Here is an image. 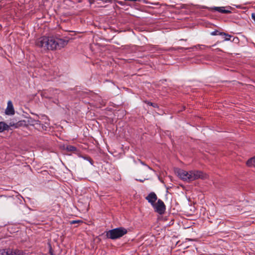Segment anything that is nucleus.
<instances>
[{"label":"nucleus","instance_id":"f257e3e1","mask_svg":"<svg viewBox=\"0 0 255 255\" xmlns=\"http://www.w3.org/2000/svg\"><path fill=\"white\" fill-rule=\"evenodd\" d=\"M68 43V41L54 36H43L38 38L36 44L37 46L43 48L44 50H54L60 49Z\"/></svg>","mask_w":255,"mask_h":255},{"label":"nucleus","instance_id":"f03ea898","mask_svg":"<svg viewBox=\"0 0 255 255\" xmlns=\"http://www.w3.org/2000/svg\"><path fill=\"white\" fill-rule=\"evenodd\" d=\"M177 173L180 179L186 182L192 181L198 179H205L208 176L206 174L198 170H191L188 172L179 169Z\"/></svg>","mask_w":255,"mask_h":255},{"label":"nucleus","instance_id":"7ed1b4c3","mask_svg":"<svg viewBox=\"0 0 255 255\" xmlns=\"http://www.w3.org/2000/svg\"><path fill=\"white\" fill-rule=\"evenodd\" d=\"M127 230L123 227L115 228L108 231L106 233L107 238L116 240L123 237L127 233Z\"/></svg>","mask_w":255,"mask_h":255},{"label":"nucleus","instance_id":"20e7f679","mask_svg":"<svg viewBox=\"0 0 255 255\" xmlns=\"http://www.w3.org/2000/svg\"><path fill=\"white\" fill-rule=\"evenodd\" d=\"M58 90L50 88L48 90H42L40 92V95L42 98L48 99H52L58 98Z\"/></svg>","mask_w":255,"mask_h":255},{"label":"nucleus","instance_id":"39448f33","mask_svg":"<svg viewBox=\"0 0 255 255\" xmlns=\"http://www.w3.org/2000/svg\"><path fill=\"white\" fill-rule=\"evenodd\" d=\"M155 211L159 214H162L165 211V206L163 202L158 199L157 202L154 204V205L152 206Z\"/></svg>","mask_w":255,"mask_h":255},{"label":"nucleus","instance_id":"423d86ee","mask_svg":"<svg viewBox=\"0 0 255 255\" xmlns=\"http://www.w3.org/2000/svg\"><path fill=\"white\" fill-rule=\"evenodd\" d=\"M145 199L153 206L154 205L157 197L155 193L151 192L145 197Z\"/></svg>","mask_w":255,"mask_h":255},{"label":"nucleus","instance_id":"0eeeda50","mask_svg":"<svg viewBox=\"0 0 255 255\" xmlns=\"http://www.w3.org/2000/svg\"><path fill=\"white\" fill-rule=\"evenodd\" d=\"M5 113L7 115H12L14 114V108L12 103L11 101H8L7 102V106L5 110Z\"/></svg>","mask_w":255,"mask_h":255},{"label":"nucleus","instance_id":"6e6552de","mask_svg":"<svg viewBox=\"0 0 255 255\" xmlns=\"http://www.w3.org/2000/svg\"><path fill=\"white\" fill-rule=\"evenodd\" d=\"M8 255H25V254L21 250L8 248Z\"/></svg>","mask_w":255,"mask_h":255},{"label":"nucleus","instance_id":"1a4fd4ad","mask_svg":"<svg viewBox=\"0 0 255 255\" xmlns=\"http://www.w3.org/2000/svg\"><path fill=\"white\" fill-rule=\"evenodd\" d=\"M26 122L27 124L31 126L40 125V122L39 120H35L31 118H28Z\"/></svg>","mask_w":255,"mask_h":255},{"label":"nucleus","instance_id":"9d476101","mask_svg":"<svg viewBox=\"0 0 255 255\" xmlns=\"http://www.w3.org/2000/svg\"><path fill=\"white\" fill-rule=\"evenodd\" d=\"M214 9L222 13H230L231 12V10L226 9L225 7H215Z\"/></svg>","mask_w":255,"mask_h":255},{"label":"nucleus","instance_id":"9b49d317","mask_svg":"<svg viewBox=\"0 0 255 255\" xmlns=\"http://www.w3.org/2000/svg\"><path fill=\"white\" fill-rule=\"evenodd\" d=\"M23 122H25V121H19L17 123H14L13 122H10L9 124V125H8V128L9 127H14L15 128H17L20 126H21L23 124Z\"/></svg>","mask_w":255,"mask_h":255},{"label":"nucleus","instance_id":"f8f14e48","mask_svg":"<svg viewBox=\"0 0 255 255\" xmlns=\"http://www.w3.org/2000/svg\"><path fill=\"white\" fill-rule=\"evenodd\" d=\"M247 165L249 166L255 167V156L251 158L247 161Z\"/></svg>","mask_w":255,"mask_h":255},{"label":"nucleus","instance_id":"ddd939ff","mask_svg":"<svg viewBox=\"0 0 255 255\" xmlns=\"http://www.w3.org/2000/svg\"><path fill=\"white\" fill-rule=\"evenodd\" d=\"M8 126L3 122H0V132H2L4 130L8 129Z\"/></svg>","mask_w":255,"mask_h":255},{"label":"nucleus","instance_id":"4468645a","mask_svg":"<svg viewBox=\"0 0 255 255\" xmlns=\"http://www.w3.org/2000/svg\"><path fill=\"white\" fill-rule=\"evenodd\" d=\"M211 34L212 35H225L226 36H229V37H231V35H229L227 33H226L225 32H219V31L216 30L214 31H212L211 33Z\"/></svg>","mask_w":255,"mask_h":255},{"label":"nucleus","instance_id":"2eb2a0df","mask_svg":"<svg viewBox=\"0 0 255 255\" xmlns=\"http://www.w3.org/2000/svg\"><path fill=\"white\" fill-rule=\"evenodd\" d=\"M66 149L68 151L74 152L77 150V148L75 146L71 145H67Z\"/></svg>","mask_w":255,"mask_h":255},{"label":"nucleus","instance_id":"dca6fc26","mask_svg":"<svg viewBox=\"0 0 255 255\" xmlns=\"http://www.w3.org/2000/svg\"><path fill=\"white\" fill-rule=\"evenodd\" d=\"M8 248L0 249V255H8Z\"/></svg>","mask_w":255,"mask_h":255},{"label":"nucleus","instance_id":"f3484780","mask_svg":"<svg viewBox=\"0 0 255 255\" xmlns=\"http://www.w3.org/2000/svg\"><path fill=\"white\" fill-rule=\"evenodd\" d=\"M148 105H150V106H153V107H157V105L156 104H154V103H151V102H149L148 103Z\"/></svg>","mask_w":255,"mask_h":255},{"label":"nucleus","instance_id":"a211bd4d","mask_svg":"<svg viewBox=\"0 0 255 255\" xmlns=\"http://www.w3.org/2000/svg\"><path fill=\"white\" fill-rule=\"evenodd\" d=\"M79 222H80V221H79V220H73V221H71V224H74L78 223Z\"/></svg>","mask_w":255,"mask_h":255},{"label":"nucleus","instance_id":"6ab92c4d","mask_svg":"<svg viewBox=\"0 0 255 255\" xmlns=\"http://www.w3.org/2000/svg\"><path fill=\"white\" fill-rule=\"evenodd\" d=\"M118 3L121 4V5H124V3H125V2L124 1H119Z\"/></svg>","mask_w":255,"mask_h":255},{"label":"nucleus","instance_id":"aec40b11","mask_svg":"<svg viewBox=\"0 0 255 255\" xmlns=\"http://www.w3.org/2000/svg\"><path fill=\"white\" fill-rule=\"evenodd\" d=\"M229 37H229V36L227 37L226 38H225V40H226V41L229 40H230Z\"/></svg>","mask_w":255,"mask_h":255},{"label":"nucleus","instance_id":"412c9836","mask_svg":"<svg viewBox=\"0 0 255 255\" xmlns=\"http://www.w3.org/2000/svg\"><path fill=\"white\" fill-rule=\"evenodd\" d=\"M78 1L79 2H81L82 1V0H78Z\"/></svg>","mask_w":255,"mask_h":255},{"label":"nucleus","instance_id":"4be33fe9","mask_svg":"<svg viewBox=\"0 0 255 255\" xmlns=\"http://www.w3.org/2000/svg\"><path fill=\"white\" fill-rule=\"evenodd\" d=\"M110 1V0H107L106 1V2Z\"/></svg>","mask_w":255,"mask_h":255},{"label":"nucleus","instance_id":"5701e85b","mask_svg":"<svg viewBox=\"0 0 255 255\" xmlns=\"http://www.w3.org/2000/svg\"><path fill=\"white\" fill-rule=\"evenodd\" d=\"M50 253H51L50 255H52V254L51 253V250L50 251Z\"/></svg>","mask_w":255,"mask_h":255},{"label":"nucleus","instance_id":"b1692460","mask_svg":"<svg viewBox=\"0 0 255 255\" xmlns=\"http://www.w3.org/2000/svg\"><path fill=\"white\" fill-rule=\"evenodd\" d=\"M141 163H142V164H144L142 161H140Z\"/></svg>","mask_w":255,"mask_h":255}]
</instances>
